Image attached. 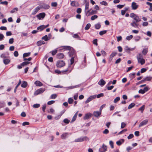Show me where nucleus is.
<instances>
[{"label":"nucleus","mask_w":152,"mask_h":152,"mask_svg":"<svg viewBox=\"0 0 152 152\" xmlns=\"http://www.w3.org/2000/svg\"><path fill=\"white\" fill-rule=\"evenodd\" d=\"M138 62L141 65H143L145 63V60L143 58L142 56L140 53H138L137 56Z\"/></svg>","instance_id":"f257e3e1"},{"label":"nucleus","mask_w":152,"mask_h":152,"mask_svg":"<svg viewBox=\"0 0 152 152\" xmlns=\"http://www.w3.org/2000/svg\"><path fill=\"white\" fill-rule=\"evenodd\" d=\"M89 138L86 136L81 137L75 139V142H83L84 141H88Z\"/></svg>","instance_id":"f03ea898"},{"label":"nucleus","mask_w":152,"mask_h":152,"mask_svg":"<svg viewBox=\"0 0 152 152\" xmlns=\"http://www.w3.org/2000/svg\"><path fill=\"white\" fill-rule=\"evenodd\" d=\"M45 90V89L44 88H40L37 90L34 93V95H37L39 94H41Z\"/></svg>","instance_id":"7ed1b4c3"},{"label":"nucleus","mask_w":152,"mask_h":152,"mask_svg":"<svg viewBox=\"0 0 152 152\" xmlns=\"http://www.w3.org/2000/svg\"><path fill=\"white\" fill-rule=\"evenodd\" d=\"M65 65V63L63 61H58L56 64L58 67L61 68Z\"/></svg>","instance_id":"20e7f679"},{"label":"nucleus","mask_w":152,"mask_h":152,"mask_svg":"<svg viewBox=\"0 0 152 152\" xmlns=\"http://www.w3.org/2000/svg\"><path fill=\"white\" fill-rule=\"evenodd\" d=\"M117 54L116 51H114L112 52L110 56L109 59V61L110 62H111L113 59V58Z\"/></svg>","instance_id":"39448f33"},{"label":"nucleus","mask_w":152,"mask_h":152,"mask_svg":"<svg viewBox=\"0 0 152 152\" xmlns=\"http://www.w3.org/2000/svg\"><path fill=\"white\" fill-rule=\"evenodd\" d=\"M96 96L95 95L90 96L88 98L87 100L85 101V103L86 104L89 102L90 101L95 98L96 97Z\"/></svg>","instance_id":"423d86ee"},{"label":"nucleus","mask_w":152,"mask_h":152,"mask_svg":"<svg viewBox=\"0 0 152 152\" xmlns=\"http://www.w3.org/2000/svg\"><path fill=\"white\" fill-rule=\"evenodd\" d=\"M107 147L106 145L103 144L102 147L100 148L99 149V152H104L106 151Z\"/></svg>","instance_id":"0eeeda50"},{"label":"nucleus","mask_w":152,"mask_h":152,"mask_svg":"<svg viewBox=\"0 0 152 152\" xmlns=\"http://www.w3.org/2000/svg\"><path fill=\"white\" fill-rule=\"evenodd\" d=\"M45 13L42 12L37 15L36 16L39 20H40L41 18L43 19L45 17Z\"/></svg>","instance_id":"6e6552de"},{"label":"nucleus","mask_w":152,"mask_h":152,"mask_svg":"<svg viewBox=\"0 0 152 152\" xmlns=\"http://www.w3.org/2000/svg\"><path fill=\"white\" fill-rule=\"evenodd\" d=\"M131 7L132 9L133 10H136L138 8L139 5L137 4L136 3L133 2L132 3Z\"/></svg>","instance_id":"1a4fd4ad"},{"label":"nucleus","mask_w":152,"mask_h":152,"mask_svg":"<svg viewBox=\"0 0 152 152\" xmlns=\"http://www.w3.org/2000/svg\"><path fill=\"white\" fill-rule=\"evenodd\" d=\"M148 121V120L147 119L141 122L139 126V127H140L146 125L147 124Z\"/></svg>","instance_id":"9d476101"},{"label":"nucleus","mask_w":152,"mask_h":152,"mask_svg":"<svg viewBox=\"0 0 152 152\" xmlns=\"http://www.w3.org/2000/svg\"><path fill=\"white\" fill-rule=\"evenodd\" d=\"M69 134L68 133H64L61 135V137L62 139L65 140L68 137Z\"/></svg>","instance_id":"9b49d317"},{"label":"nucleus","mask_w":152,"mask_h":152,"mask_svg":"<svg viewBox=\"0 0 152 152\" xmlns=\"http://www.w3.org/2000/svg\"><path fill=\"white\" fill-rule=\"evenodd\" d=\"M135 48H129L128 46H126L125 47L124 50L127 53H129L130 51H133L134 50Z\"/></svg>","instance_id":"f8f14e48"},{"label":"nucleus","mask_w":152,"mask_h":152,"mask_svg":"<svg viewBox=\"0 0 152 152\" xmlns=\"http://www.w3.org/2000/svg\"><path fill=\"white\" fill-rule=\"evenodd\" d=\"M40 8H43L45 9H48L50 8L49 5L47 4H43L41 5Z\"/></svg>","instance_id":"ddd939ff"},{"label":"nucleus","mask_w":152,"mask_h":152,"mask_svg":"<svg viewBox=\"0 0 152 152\" xmlns=\"http://www.w3.org/2000/svg\"><path fill=\"white\" fill-rule=\"evenodd\" d=\"M101 114V112L100 111H94L93 114L95 117H97L100 116Z\"/></svg>","instance_id":"4468645a"},{"label":"nucleus","mask_w":152,"mask_h":152,"mask_svg":"<svg viewBox=\"0 0 152 152\" xmlns=\"http://www.w3.org/2000/svg\"><path fill=\"white\" fill-rule=\"evenodd\" d=\"M105 82L102 79H101L98 82V84L101 86H103L105 84Z\"/></svg>","instance_id":"2eb2a0df"},{"label":"nucleus","mask_w":152,"mask_h":152,"mask_svg":"<svg viewBox=\"0 0 152 152\" xmlns=\"http://www.w3.org/2000/svg\"><path fill=\"white\" fill-rule=\"evenodd\" d=\"M40 8V7H36L32 12V15H34L36 14Z\"/></svg>","instance_id":"dca6fc26"},{"label":"nucleus","mask_w":152,"mask_h":152,"mask_svg":"<svg viewBox=\"0 0 152 152\" xmlns=\"http://www.w3.org/2000/svg\"><path fill=\"white\" fill-rule=\"evenodd\" d=\"M92 114L90 113H88L85 115L84 117V119L86 120L88 119L91 117Z\"/></svg>","instance_id":"f3484780"},{"label":"nucleus","mask_w":152,"mask_h":152,"mask_svg":"<svg viewBox=\"0 0 152 152\" xmlns=\"http://www.w3.org/2000/svg\"><path fill=\"white\" fill-rule=\"evenodd\" d=\"M34 84L37 86H41L43 85V84L41 82L38 80L34 82Z\"/></svg>","instance_id":"a211bd4d"},{"label":"nucleus","mask_w":152,"mask_h":152,"mask_svg":"<svg viewBox=\"0 0 152 152\" xmlns=\"http://www.w3.org/2000/svg\"><path fill=\"white\" fill-rule=\"evenodd\" d=\"M133 19L134 20H135L134 21L137 23V22H139L141 21L140 19L139 18V17L137 15H136L134 18H133Z\"/></svg>","instance_id":"6ab92c4d"},{"label":"nucleus","mask_w":152,"mask_h":152,"mask_svg":"<svg viewBox=\"0 0 152 152\" xmlns=\"http://www.w3.org/2000/svg\"><path fill=\"white\" fill-rule=\"evenodd\" d=\"M45 44V42L42 40H40L38 41L37 43V45L38 46H41L42 45H43Z\"/></svg>","instance_id":"aec40b11"},{"label":"nucleus","mask_w":152,"mask_h":152,"mask_svg":"<svg viewBox=\"0 0 152 152\" xmlns=\"http://www.w3.org/2000/svg\"><path fill=\"white\" fill-rule=\"evenodd\" d=\"M50 39V37H48L47 35H45L44 36L42 37V39L44 40L45 41L49 40Z\"/></svg>","instance_id":"412c9836"},{"label":"nucleus","mask_w":152,"mask_h":152,"mask_svg":"<svg viewBox=\"0 0 152 152\" xmlns=\"http://www.w3.org/2000/svg\"><path fill=\"white\" fill-rule=\"evenodd\" d=\"M57 58H62L64 57V55L62 53H59L57 55Z\"/></svg>","instance_id":"4be33fe9"},{"label":"nucleus","mask_w":152,"mask_h":152,"mask_svg":"<svg viewBox=\"0 0 152 152\" xmlns=\"http://www.w3.org/2000/svg\"><path fill=\"white\" fill-rule=\"evenodd\" d=\"M131 25L133 27H137L138 26V24L135 22L134 21H133L131 23Z\"/></svg>","instance_id":"5701e85b"},{"label":"nucleus","mask_w":152,"mask_h":152,"mask_svg":"<svg viewBox=\"0 0 152 152\" xmlns=\"http://www.w3.org/2000/svg\"><path fill=\"white\" fill-rule=\"evenodd\" d=\"M124 142V140L123 139H121V140L117 141L116 142V144L118 145H121L122 143L123 142Z\"/></svg>","instance_id":"b1692460"},{"label":"nucleus","mask_w":152,"mask_h":152,"mask_svg":"<svg viewBox=\"0 0 152 152\" xmlns=\"http://www.w3.org/2000/svg\"><path fill=\"white\" fill-rule=\"evenodd\" d=\"M135 73H132L129 74V76L131 80H132L135 77Z\"/></svg>","instance_id":"393cba45"},{"label":"nucleus","mask_w":152,"mask_h":152,"mask_svg":"<svg viewBox=\"0 0 152 152\" xmlns=\"http://www.w3.org/2000/svg\"><path fill=\"white\" fill-rule=\"evenodd\" d=\"M129 9L128 7H125L124 8V10H122L121 11V15H125L126 12Z\"/></svg>","instance_id":"a878e982"},{"label":"nucleus","mask_w":152,"mask_h":152,"mask_svg":"<svg viewBox=\"0 0 152 152\" xmlns=\"http://www.w3.org/2000/svg\"><path fill=\"white\" fill-rule=\"evenodd\" d=\"M10 62V60L7 58L4 59L3 60V62L5 64H8Z\"/></svg>","instance_id":"bb28decb"},{"label":"nucleus","mask_w":152,"mask_h":152,"mask_svg":"<svg viewBox=\"0 0 152 152\" xmlns=\"http://www.w3.org/2000/svg\"><path fill=\"white\" fill-rule=\"evenodd\" d=\"M148 52V49L147 48H145L143 49L142 52L144 55H145Z\"/></svg>","instance_id":"cd10ccee"},{"label":"nucleus","mask_w":152,"mask_h":152,"mask_svg":"<svg viewBox=\"0 0 152 152\" xmlns=\"http://www.w3.org/2000/svg\"><path fill=\"white\" fill-rule=\"evenodd\" d=\"M45 28V25H42L38 27L37 28V30H40V31H41Z\"/></svg>","instance_id":"c85d7f7f"},{"label":"nucleus","mask_w":152,"mask_h":152,"mask_svg":"<svg viewBox=\"0 0 152 152\" xmlns=\"http://www.w3.org/2000/svg\"><path fill=\"white\" fill-rule=\"evenodd\" d=\"M27 83L26 82L23 81L21 85V86L23 88H25L26 87Z\"/></svg>","instance_id":"c756f323"},{"label":"nucleus","mask_w":152,"mask_h":152,"mask_svg":"<svg viewBox=\"0 0 152 152\" xmlns=\"http://www.w3.org/2000/svg\"><path fill=\"white\" fill-rule=\"evenodd\" d=\"M135 105V104L134 103H132L130 104L128 107V109H130L133 107Z\"/></svg>","instance_id":"7c9ffc66"},{"label":"nucleus","mask_w":152,"mask_h":152,"mask_svg":"<svg viewBox=\"0 0 152 152\" xmlns=\"http://www.w3.org/2000/svg\"><path fill=\"white\" fill-rule=\"evenodd\" d=\"M73 37L77 39H79V40H80V37L77 34H74L73 35Z\"/></svg>","instance_id":"2f4dec72"},{"label":"nucleus","mask_w":152,"mask_h":152,"mask_svg":"<svg viewBox=\"0 0 152 152\" xmlns=\"http://www.w3.org/2000/svg\"><path fill=\"white\" fill-rule=\"evenodd\" d=\"M145 109V105H143L141 107L138 109V110L140 111L141 113H142Z\"/></svg>","instance_id":"473e14b6"},{"label":"nucleus","mask_w":152,"mask_h":152,"mask_svg":"<svg viewBox=\"0 0 152 152\" xmlns=\"http://www.w3.org/2000/svg\"><path fill=\"white\" fill-rule=\"evenodd\" d=\"M91 25L90 23L87 24L85 27V29L86 30H88L91 27Z\"/></svg>","instance_id":"72a5a7b5"},{"label":"nucleus","mask_w":152,"mask_h":152,"mask_svg":"<svg viewBox=\"0 0 152 152\" xmlns=\"http://www.w3.org/2000/svg\"><path fill=\"white\" fill-rule=\"evenodd\" d=\"M30 63V62H28V61H26L24 62H23L21 64V65L22 66H26L28 64H29Z\"/></svg>","instance_id":"f704fd0d"},{"label":"nucleus","mask_w":152,"mask_h":152,"mask_svg":"<svg viewBox=\"0 0 152 152\" xmlns=\"http://www.w3.org/2000/svg\"><path fill=\"white\" fill-rule=\"evenodd\" d=\"M30 53H25L23 55V57L24 58L26 57H27L30 56Z\"/></svg>","instance_id":"c9c22d12"},{"label":"nucleus","mask_w":152,"mask_h":152,"mask_svg":"<svg viewBox=\"0 0 152 152\" xmlns=\"http://www.w3.org/2000/svg\"><path fill=\"white\" fill-rule=\"evenodd\" d=\"M107 31L106 30H104L102 31H100L99 32V34L100 35H102L105 34H106L107 32Z\"/></svg>","instance_id":"e433bc0d"},{"label":"nucleus","mask_w":152,"mask_h":152,"mask_svg":"<svg viewBox=\"0 0 152 152\" xmlns=\"http://www.w3.org/2000/svg\"><path fill=\"white\" fill-rule=\"evenodd\" d=\"M32 106L34 108H38L40 106V105L39 104H35Z\"/></svg>","instance_id":"4c0bfd02"},{"label":"nucleus","mask_w":152,"mask_h":152,"mask_svg":"<svg viewBox=\"0 0 152 152\" xmlns=\"http://www.w3.org/2000/svg\"><path fill=\"white\" fill-rule=\"evenodd\" d=\"M152 78V77H147L144 79L145 81H150Z\"/></svg>","instance_id":"58836bf2"},{"label":"nucleus","mask_w":152,"mask_h":152,"mask_svg":"<svg viewBox=\"0 0 152 152\" xmlns=\"http://www.w3.org/2000/svg\"><path fill=\"white\" fill-rule=\"evenodd\" d=\"M133 37V36L132 35L127 36L126 37V39L127 40L129 41L132 39Z\"/></svg>","instance_id":"ea45409f"},{"label":"nucleus","mask_w":152,"mask_h":152,"mask_svg":"<svg viewBox=\"0 0 152 152\" xmlns=\"http://www.w3.org/2000/svg\"><path fill=\"white\" fill-rule=\"evenodd\" d=\"M120 99V98L119 97H117L115 98L114 101V103H116L118 102Z\"/></svg>","instance_id":"a19ab883"},{"label":"nucleus","mask_w":152,"mask_h":152,"mask_svg":"<svg viewBox=\"0 0 152 152\" xmlns=\"http://www.w3.org/2000/svg\"><path fill=\"white\" fill-rule=\"evenodd\" d=\"M73 100L71 98H69L68 99V102L69 104H71L72 103Z\"/></svg>","instance_id":"79ce46f5"},{"label":"nucleus","mask_w":152,"mask_h":152,"mask_svg":"<svg viewBox=\"0 0 152 152\" xmlns=\"http://www.w3.org/2000/svg\"><path fill=\"white\" fill-rule=\"evenodd\" d=\"M57 52V49H55L53 50L52 51V54L53 56L55 55Z\"/></svg>","instance_id":"37998d69"},{"label":"nucleus","mask_w":152,"mask_h":152,"mask_svg":"<svg viewBox=\"0 0 152 152\" xmlns=\"http://www.w3.org/2000/svg\"><path fill=\"white\" fill-rule=\"evenodd\" d=\"M125 5V4L123 5L118 4L117 5V8L121 9Z\"/></svg>","instance_id":"c03bdc74"},{"label":"nucleus","mask_w":152,"mask_h":152,"mask_svg":"<svg viewBox=\"0 0 152 152\" xmlns=\"http://www.w3.org/2000/svg\"><path fill=\"white\" fill-rule=\"evenodd\" d=\"M55 102V101L51 100L49 101L48 102L47 104L49 105H51L53 104Z\"/></svg>","instance_id":"a18cd8bd"},{"label":"nucleus","mask_w":152,"mask_h":152,"mask_svg":"<svg viewBox=\"0 0 152 152\" xmlns=\"http://www.w3.org/2000/svg\"><path fill=\"white\" fill-rule=\"evenodd\" d=\"M101 27V25L99 24H97L95 25V28L96 29H99Z\"/></svg>","instance_id":"49530a36"},{"label":"nucleus","mask_w":152,"mask_h":152,"mask_svg":"<svg viewBox=\"0 0 152 152\" xmlns=\"http://www.w3.org/2000/svg\"><path fill=\"white\" fill-rule=\"evenodd\" d=\"M14 42V39L11 38L9 39V43L10 44H12Z\"/></svg>","instance_id":"de8ad7c7"},{"label":"nucleus","mask_w":152,"mask_h":152,"mask_svg":"<svg viewBox=\"0 0 152 152\" xmlns=\"http://www.w3.org/2000/svg\"><path fill=\"white\" fill-rule=\"evenodd\" d=\"M98 16L97 15H94L92 16L91 18V19L92 20H94L95 19L97 18Z\"/></svg>","instance_id":"09e8293b"},{"label":"nucleus","mask_w":152,"mask_h":152,"mask_svg":"<svg viewBox=\"0 0 152 152\" xmlns=\"http://www.w3.org/2000/svg\"><path fill=\"white\" fill-rule=\"evenodd\" d=\"M137 15L134 13H132L130 14V16L132 18H134Z\"/></svg>","instance_id":"8fccbe9b"},{"label":"nucleus","mask_w":152,"mask_h":152,"mask_svg":"<svg viewBox=\"0 0 152 152\" xmlns=\"http://www.w3.org/2000/svg\"><path fill=\"white\" fill-rule=\"evenodd\" d=\"M57 95L56 94H53L51 96L50 98L52 99H54L57 97Z\"/></svg>","instance_id":"3c124183"},{"label":"nucleus","mask_w":152,"mask_h":152,"mask_svg":"<svg viewBox=\"0 0 152 152\" xmlns=\"http://www.w3.org/2000/svg\"><path fill=\"white\" fill-rule=\"evenodd\" d=\"M104 96L103 93H100L99 94H98L96 96V97L97 98H99L101 97H102Z\"/></svg>","instance_id":"603ef678"},{"label":"nucleus","mask_w":152,"mask_h":152,"mask_svg":"<svg viewBox=\"0 0 152 152\" xmlns=\"http://www.w3.org/2000/svg\"><path fill=\"white\" fill-rule=\"evenodd\" d=\"M63 122L65 123L68 124L69 122L70 121L67 119H65L64 120Z\"/></svg>","instance_id":"864d4df0"},{"label":"nucleus","mask_w":152,"mask_h":152,"mask_svg":"<svg viewBox=\"0 0 152 152\" xmlns=\"http://www.w3.org/2000/svg\"><path fill=\"white\" fill-rule=\"evenodd\" d=\"M97 12L96 10H92L91 12H90V15H93L94 14H96L97 13Z\"/></svg>","instance_id":"5fc2aeb1"},{"label":"nucleus","mask_w":152,"mask_h":152,"mask_svg":"<svg viewBox=\"0 0 152 152\" xmlns=\"http://www.w3.org/2000/svg\"><path fill=\"white\" fill-rule=\"evenodd\" d=\"M109 144L111 146V148H113V142L112 141H110L109 142Z\"/></svg>","instance_id":"6e6d98bb"},{"label":"nucleus","mask_w":152,"mask_h":152,"mask_svg":"<svg viewBox=\"0 0 152 152\" xmlns=\"http://www.w3.org/2000/svg\"><path fill=\"white\" fill-rule=\"evenodd\" d=\"M134 137V135L133 134H130L128 136V139H130Z\"/></svg>","instance_id":"4d7b16f0"},{"label":"nucleus","mask_w":152,"mask_h":152,"mask_svg":"<svg viewBox=\"0 0 152 152\" xmlns=\"http://www.w3.org/2000/svg\"><path fill=\"white\" fill-rule=\"evenodd\" d=\"M57 5V3L56 2H54L51 3V6L53 7H56Z\"/></svg>","instance_id":"13d9d810"},{"label":"nucleus","mask_w":152,"mask_h":152,"mask_svg":"<svg viewBox=\"0 0 152 152\" xmlns=\"http://www.w3.org/2000/svg\"><path fill=\"white\" fill-rule=\"evenodd\" d=\"M126 126V124L124 122H122L121 124V128L122 129L124 128Z\"/></svg>","instance_id":"bf43d9fd"},{"label":"nucleus","mask_w":152,"mask_h":152,"mask_svg":"<svg viewBox=\"0 0 152 152\" xmlns=\"http://www.w3.org/2000/svg\"><path fill=\"white\" fill-rule=\"evenodd\" d=\"M97 40L96 39H94L93 41V43L96 45H97L98 44L97 43Z\"/></svg>","instance_id":"052dcab7"},{"label":"nucleus","mask_w":152,"mask_h":152,"mask_svg":"<svg viewBox=\"0 0 152 152\" xmlns=\"http://www.w3.org/2000/svg\"><path fill=\"white\" fill-rule=\"evenodd\" d=\"M46 107V104H44L42 107V109L43 111V112H45Z\"/></svg>","instance_id":"680f3d73"},{"label":"nucleus","mask_w":152,"mask_h":152,"mask_svg":"<svg viewBox=\"0 0 152 152\" xmlns=\"http://www.w3.org/2000/svg\"><path fill=\"white\" fill-rule=\"evenodd\" d=\"M71 64H72L74 61V57H72L70 59Z\"/></svg>","instance_id":"e2e57ef3"},{"label":"nucleus","mask_w":152,"mask_h":152,"mask_svg":"<svg viewBox=\"0 0 152 152\" xmlns=\"http://www.w3.org/2000/svg\"><path fill=\"white\" fill-rule=\"evenodd\" d=\"M18 9L17 8V7L13 9V10H11L10 11V13H13L15 12V10L18 11Z\"/></svg>","instance_id":"0e129e2a"},{"label":"nucleus","mask_w":152,"mask_h":152,"mask_svg":"<svg viewBox=\"0 0 152 152\" xmlns=\"http://www.w3.org/2000/svg\"><path fill=\"white\" fill-rule=\"evenodd\" d=\"M102 5H103L104 6H107V3L104 1H103L100 3Z\"/></svg>","instance_id":"69168bd1"},{"label":"nucleus","mask_w":152,"mask_h":152,"mask_svg":"<svg viewBox=\"0 0 152 152\" xmlns=\"http://www.w3.org/2000/svg\"><path fill=\"white\" fill-rule=\"evenodd\" d=\"M109 130L107 129H105L104 131H103V134H107L109 133Z\"/></svg>","instance_id":"338daca9"},{"label":"nucleus","mask_w":152,"mask_h":152,"mask_svg":"<svg viewBox=\"0 0 152 152\" xmlns=\"http://www.w3.org/2000/svg\"><path fill=\"white\" fill-rule=\"evenodd\" d=\"M76 12L78 13H80L81 12V9L80 8H77L76 10Z\"/></svg>","instance_id":"774afa93"}]
</instances>
